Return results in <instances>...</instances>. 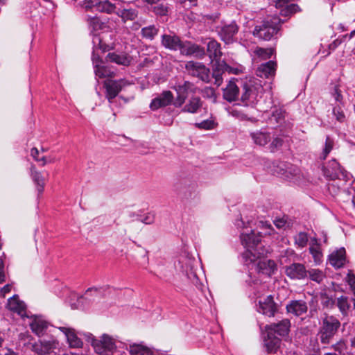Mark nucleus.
Instances as JSON below:
<instances>
[{
	"label": "nucleus",
	"instance_id": "bb28decb",
	"mask_svg": "<svg viewBox=\"0 0 355 355\" xmlns=\"http://www.w3.org/2000/svg\"><path fill=\"white\" fill-rule=\"evenodd\" d=\"M7 305L10 310L17 313L22 317L25 315L26 304L19 300L17 295L8 299Z\"/></svg>",
	"mask_w": 355,
	"mask_h": 355
},
{
	"label": "nucleus",
	"instance_id": "ddd939ff",
	"mask_svg": "<svg viewBox=\"0 0 355 355\" xmlns=\"http://www.w3.org/2000/svg\"><path fill=\"white\" fill-rule=\"evenodd\" d=\"M182 40L174 32H171L170 34H163L161 35V44L166 49L177 51H180Z\"/></svg>",
	"mask_w": 355,
	"mask_h": 355
},
{
	"label": "nucleus",
	"instance_id": "864d4df0",
	"mask_svg": "<svg viewBox=\"0 0 355 355\" xmlns=\"http://www.w3.org/2000/svg\"><path fill=\"white\" fill-rule=\"evenodd\" d=\"M333 114L338 121L342 123L345 121V115L340 106L334 107Z\"/></svg>",
	"mask_w": 355,
	"mask_h": 355
},
{
	"label": "nucleus",
	"instance_id": "423d86ee",
	"mask_svg": "<svg viewBox=\"0 0 355 355\" xmlns=\"http://www.w3.org/2000/svg\"><path fill=\"white\" fill-rule=\"evenodd\" d=\"M130 83L125 78L119 80L107 79L104 81L103 87L105 89V98L110 103L118 96L120 92Z\"/></svg>",
	"mask_w": 355,
	"mask_h": 355
},
{
	"label": "nucleus",
	"instance_id": "13d9d810",
	"mask_svg": "<svg viewBox=\"0 0 355 355\" xmlns=\"http://www.w3.org/2000/svg\"><path fill=\"white\" fill-rule=\"evenodd\" d=\"M139 220L144 224L150 225L154 223L155 217H154V215H153L151 214H148L144 217L139 219Z\"/></svg>",
	"mask_w": 355,
	"mask_h": 355
},
{
	"label": "nucleus",
	"instance_id": "774afa93",
	"mask_svg": "<svg viewBox=\"0 0 355 355\" xmlns=\"http://www.w3.org/2000/svg\"><path fill=\"white\" fill-rule=\"evenodd\" d=\"M355 36V30L352 31L349 35H343V38H346V37H349V39H352V37H354Z\"/></svg>",
	"mask_w": 355,
	"mask_h": 355
},
{
	"label": "nucleus",
	"instance_id": "0e129e2a",
	"mask_svg": "<svg viewBox=\"0 0 355 355\" xmlns=\"http://www.w3.org/2000/svg\"><path fill=\"white\" fill-rule=\"evenodd\" d=\"M39 154V150L36 148H33L31 151V156L36 160L40 161V159L37 158V155Z\"/></svg>",
	"mask_w": 355,
	"mask_h": 355
},
{
	"label": "nucleus",
	"instance_id": "f257e3e1",
	"mask_svg": "<svg viewBox=\"0 0 355 355\" xmlns=\"http://www.w3.org/2000/svg\"><path fill=\"white\" fill-rule=\"evenodd\" d=\"M260 232L251 230L250 233L243 232L241 234L242 244L248 248L247 256L250 261H255L259 257L267 254L268 250L264 248L259 247L261 241Z\"/></svg>",
	"mask_w": 355,
	"mask_h": 355
},
{
	"label": "nucleus",
	"instance_id": "72a5a7b5",
	"mask_svg": "<svg viewBox=\"0 0 355 355\" xmlns=\"http://www.w3.org/2000/svg\"><path fill=\"white\" fill-rule=\"evenodd\" d=\"M30 327L34 334L38 336H42L44 334L48 327V324L46 321L40 318H35L30 324Z\"/></svg>",
	"mask_w": 355,
	"mask_h": 355
},
{
	"label": "nucleus",
	"instance_id": "39448f33",
	"mask_svg": "<svg viewBox=\"0 0 355 355\" xmlns=\"http://www.w3.org/2000/svg\"><path fill=\"white\" fill-rule=\"evenodd\" d=\"M88 342L91 343L94 351L99 355H109L115 348V344L111 337L104 334L100 339H96L93 335L88 336Z\"/></svg>",
	"mask_w": 355,
	"mask_h": 355
},
{
	"label": "nucleus",
	"instance_id": "49530a36",
	"mask_svg": "<svg viewBox=\"0 0 355 355\" xmlns=\"http://www.w3.org/2000/svg\"><path fill=\"white\" fill-rule=\"evenodd\" d=\"M295 243L301 248H304L308 243V234L306 232H300L295 236Z\"/></svg>",
	"mask_w": 355,
	"mask_h": 355
},
{
	"label": "nucleus",
	"instance_id": "680f3d73",
	"mask_svg": "<svg viewBox=\"0 0 355 355\" xmlns=\"http://www.w3.org/2000/svg\"><path fill=\"white\" fill-rule=\"evenodd\" d=\"M321 241V238L318 239L316 236L311 239V245L310 246H320V241Z\"/></svg>",
	"mask_w": 355,
	"mask_h": 355
},
{
	"label": "nucleus",
	"instance_id": "a18cd8bd",
	"mask_svg": "<svg viewBox=\"0 0 355 355\" xmlns=\"http://www.w3.org/2000/svg\"><path fill=\"white\" fill-rule=\"evenodd\" d=\"M307 271L309 278L317 283H320L325 277L323 272L319 269H311Z\"/></svg>",
	"mask_w": 355,
	"mask_h": 355
},
{
	"label": "nucleus",
	"instance_id": "f3484780",
	"mask_svg": "<svg viewBox=\"0 0 355 355\" xmlns=\"http://www.w3.org/2000/svg\"><path fill=\"white\" fill-rule=\"evenodd\" d=\"M250 137L253 143L259 146H265L272 139V133L266 128L257 130L250 133Z\"/></svg>",
	"mask_w": 355,
	"mask_h": 355
},
{
	"label": "nucleus",
	"instance_id": "3c124183",
	"mask_svg": "<svg viewBox=\"0 0 355 355\" xmlns=\"http://www.w3.org/2000/svg\"><path fill=\"white\" fill-rule=\"evenodd\" d=\"M321 304L324 307L332 308L335 304V300L326 293L321 294Z\"/></svg>",
	"mask_w": 355,
	"mask_h": 355
},
{
	"label": "nucleus",
	"instance_id": "a878e982",
	"mask_svg": "<svg viewBox=\"0 0 355 355\" xmlns=\"http://www.w3.org/2000/svg\"><path fill=\"white\" fill-rule=\"evenodd\" d=\"M175 189L177 191L179 197L184 200H187L192 198L196 191L195 185H187V184L183 183L175 185Z\"/></svg>",
	"mask_w": 355,
	"mask_h": 355
},
{
	"label": "nucleus",
	"instance_id": "f03ea898",
	"mask_svg": "<svg viewBox=\"0 0 355 355\" xmlns=\"http://www.w3.org/2000/svg\"><path fill=\"white\" fill-rule=\"evenodd\" d=\"M284 22V21L276 15L268 17L254 27L253 35L263 40H270L279 31L281 24Z\"/></svg>",
	"mask_w": 355,
	"mask_h": 355
},
{
	"label": "nucleus",
	"instance_id": "412c9836",
	"mask_svg": "<svg viewBox=\"0 0 355 355\" xmlns=\"http://www.w3.org/2000/svg\"><path fill=\"white\" fill-rule=\"evenodd\" d=\"M86 8H95L96 10L107 14L116 13V6L107 0H90L86 5Z\"/></svg>",
	"mask_w": 355,
	"mask_h": 355
},
{
	"label": "nucleus",
	"instance_id": "58836bf2",
	"mask_svg": "<svg viewBox=\"0 0 355 355\" xmlns=\"http://www.w3.org/2000/svg\"><path fill=\"white\" fill-rule=\"evenodd\" d=\"M94 73L99 78L114 76V72L111 71L107 66H100L98 64H96L94 66Z\"/></svg>",
	"mask_w": 355,
	"mask_h": 355
},
{
	"label": "nucleus",
	"instance_id": "bf43d9fd",
	"mask_svg": "<svg viewBox=\"0 0 355 355\" xmlns=\"http://www.w3.org/2000/svg\"><path fill=\"white\" fill-rule=\"evenodd\" d=\"M345 38H343V36L341 37H338L334 41H333L331 44H329V49L330 51H334L339 45H340Z\"/></svg>",
	"mask_w": 355,
	"mask_h": 355
},
{
	"label": "nucleus",
	"instance_id": "f704fd0d",
	"mask_svg": "<svg viewBox=\"0 0 355 355\" xmlns=\"http://www.w3.org/2000/svg\"><path fill=\"white\" fill-rule=\"evenodd\" d=\"M159 27L155 24L145 26L141 30V35L144 39L153 41L158 35Z\"/></svg>",
	"mask_w": 355,
	"mask_h": 355
},
{
	"label": "nucleus",
	"instance_id": "5fc2aeb1",
	"mask_svg": "<svg viewBox=\"0 0 355 355\" xmlns=\"http://www.w3.org/2000/svg\"><path fill=\"white\" fill-rule=\"evenodd\" d=\"M331 348L333 349L335 352H338L339 354H342L346 349V344L344 340H340L336 343L332 345Z\"/></svg>",
	"mask_w": 355,
	"mask_h": 355
},
{
	"label": "nucleus",
	"instance_id": "b1692460",
	"mask_svg": "<svg viewBox=\"0 0 355 355\" xmlns=\"http://www.w3.org/2000/svg\"><path fill=\"white\" fill-rule=\"evenodd\" d=\"M276 63L273 61H268L261 64L257 69L256 74L261 78H268L275 75Z\"/></svg>",
	"mask_w": 355,
	"mask_h": 355
},
{
	"label": "nucleus",
	"instance_id": "ea45409f",
	"mask_svg": "<svg viewBox=\"0 0 355 355\" xmlns=\"http://www.w3.org/2000/svg\"><path fill=\"white\" fill-rule=\"evenodd\" d=\"M152 9L153 12L157 16H166L169 11V6L166 0H163L155 6H153Z\"/></svg>",
	"mask_w": 355,
	"mask_h": 355
},
{
	"label": "nucleus",
	"instance_id": "cd10ccee",
	"mask_svg": "<svg viewBox=\"0 0 355 355\" xmlns=\"http://www.w3.org/2000/svg\"><path fill=\"white\" fill-rule=\"evenodd\" d=\"M330 264L336 268L343 267L345 262V250L344 248L336 250L329 256Z\"/></svg>",
	"mask_w": 355,
	"mask_h": 355
},
{
	"label": "nucleus",
	"instance_id": "4d7b16f0",
	"mask_svg": "<svg viewBox=\"0 0 355 355\" xmlns=\"http://www.w3.org/2000/svg\"><path fill=\"white\" fill-rule=\"evenodd\" d=\"M258 55L261 56H263L265 58H270L271 55L273 54L274 50L272 49H259L257 51Z\"/></svg>",
	"mask_w": 355,
	"mask_h": 355
},
{
	"label": "nucleus",
	"instance_id": "c9c22d12",
	"mask_svg": "<svg viewBox=\"0 0 355 355\" xmlns=\"http://www.w3.org/2000/svg\"><path fill=\"white\" fill-rule=\"evenodd\" d=\"M106 60L123 66H128L130 63V58L125 55L117 54L116 53H109L106 56Z\"/></svg>",
	"mask_w": 355,
	"mask_h": 355
},
{
	"label": "nucleus",
	"instance_id": "c756f323",
	"mask_svg": "<svg viewBox=\"0 0 355 355\" xmlns=\"http://www.w3.org/2000/svg\"><path fill=\"white\" fill-rule=\"evenodd\" d=\"M116 14L121 17L123 23L128 21H134L137 19L139 15V10L137 8H123L119 9Z\"/></svg>",
	"mask_w": 355,
	"mask_h": 355
},
{
	"label": "nucleus",
	"instance_id": "dca6fc26",
	"mask_svg": "<svg viewBox=\"0 0 355 355\" xmlns=\"http://www.w3.org/2000/svg\"><path fill=\"white\" fill-rule=\"evenodd\" d=\"M58 344L53 339L39 340L32 345V350L37 355H47L57 347Z\"/></svg>",
	"mask_w": 355,
	"mask_h": 355
},
{
	"label": "nucleus",
	"instance_id": "2f4dec72",
	"mask_svg": "<svg viewBox=\"0 0 355 355\" xmlns=\"http://www.w3.org/2000/svg\"><path fill=\"white\" fill-rule=\"evenodd\" d=\"M207 51L209 57L211 60L220 59L222 55L220 51V44L215 40H211L209 41L207 45Z\"/></svg>",
	"mask_w": 355,
	"mask_h": 355
},
{
	"label": "nucleus",
	"instance_id": "5701e85b",
	"mask_svg": "<svg viewBox=\"0 0 355 355\" xmlns=\"http://www.w3.org/2000/svg\"><path fill=\"white\" fill-rule=\"evenodd\" d=\"M276 270V264L271 259H260L256 264V270L258 273L267 276H271Z\"/></svg>",
	"mask_w": 355,
	"mask_h": 355
},
{
	"label": "nucleus",
	"instance_id": "e2e57ef3",
	"mask_svg": "<svg viewBox=\"0 0 355 355\" xmlns=\"http://www.w3.org/2000/svg\"><path fill=\"white\" fill-rule=\"evenodd\" d=\"M275 224L278 228H282L285 227L286 222L283 219H278L275 221Z\"/></svg>",
	"mask_w": 355,
	"mask_h": 355
},
{
	"label": "nucleus",
	"instance_id": "37998d69",
	"mask_svg": "<svg viewBox=\"0 0 355 355\" xmlns=\"http://www.w3.org/2000/svg\"><path fill=\"white\" fill-rule=\"evenodd\" d=\"M270 142L268 149L271 153H275L282 148L284 141L281 137L272 134V137Z\"/></svg>",
	"mask_w": 355,
	"mask_h": 355
},
{
	"label": "nucleus",
	"instance_id": "a211bd4d",
	"mask_svg": "<svg viewBox=\"0 0 355 355\" xmlns=\"http://www.w3.org/2000/svg\"><path fill=\"white\" fill-rule=\"evenodd\" d=\"M291 327V322L288 319H284L277 323H271L266 327L268 332L274 335L276 334L280 336L288 334Z\"/></svg>",
	"mask_w": 355,
	"mask_h": 355
},
{
	"label": "nucleus",
	"instance_id": "f8f14e48",
	"mask_svg": "<svg viewBox=\"0 0 355 355\" xmlns=\"http://www.w3.org/2000/svg\"><path fill=\"white\" fill-rule=\"evenodd\" d=\"M224 72L239 74L240 70L228 65L225 61L218 62L217 66L213 69L212 76L215 79L214 84L220 86L223 83L222 75Z\"/></svg>",
	"mask_w": 355,
	"mask_h": 355
},
{
	"label": "nucleus",
	"instance_id": "69168bd1",
	"mask_svg": "<svg viewBox=\"0 0 355 355\" xmlns=\"http://www.w3.org/2000/svg\"><path fill=\"white\" fill-rule=\"evenodd\" d=\"M11 287H12V286H11V285H10V284H6V285H5V286L1 288V292L3 295H5V294H6V293H9V292L10 291V290H11Z\"/></svg>",
	"mask_w": 355,
	"mask_h": 355
},
{
	"label": "nucleus",
	"instance_id": "79ce46f5",
	"mask_svg": "<svg viewBox=\"0 0 355 355\" xmlns=\"http://www.w3.org/2000/svg\"><path fill=\"white\" fill-rule=\"evenodd\" d=\"M334 146V140L329 137L327 136L324 143V146L322 149V151L320 155V159H325L329 153L331 151Z\"/></svg>",
	"mask_w": 355,
	"mask_h": 355
},
{
	"label": "nucleus",
	"instance_id": "6e6d98bb",
	"mask_svg": "<svg viewBox=\"0 0 355 355\" xmlns=\"http://www.w3.org/2000/svg\"><path fill=\"white\" fill-rule=\"evenodd\" d=\"M332 96L335 98L336 101L341 103L343 100V95L341 91L339 89L337 85L334 86V90L331 92Z\"/></svg>",
	"mask_w": 355,
	"mask_h": 355
},
{
	"label": "nucleus",
	"instance_id": "8fccbe9b",
	"mask_svg": "<svg viewBox=\"0 0 355 355\" xmlns=\"http://www.w3.org/2000/svg\"><path fill=\"white\" fill-rule=\"evenodd\" d=\"M195 126L199 129L211 130L214 128L215 123L211 119H206L200 123H196Z\"/></svg>",
	"mask_w": 355,
	"mask_h": 355
},
{
	"label": "nucleus",
	"instance_id": "0eeeda50",
	"mask_svg": "<svg viewBox=\"0 0 355 355\" xmlns=\"http://www.w3.org/2000/svg\"><path fill=\"white\" fill-rule=\"evenodd\" d=\"M239 31V26L233 20L230 23H225L218 27V35L225 44H232L236 41V35Z\"/></svg>",
	"mask_w": 355,
	"mask_h": 355
},
{
	"label": "nucleus",
	"instance_id": "c85d7f7f",
	"mask_svg": "<svg viewBox=\"0 0 355 355\" xmlns=\"http://www.w3.org/2000/svg\"><path fill=\"white\" fill-rule=\"evenodd\" d=\"M60 329L65 334L71 347H82L83 342L75 334V331L73 329L60 327Z\"/></svg>",
	"mask_w": 355,
	"mask_h": 355
},
{
	"label": "nucleus",
	"instance_id": "052dcab7",
	"mask_svg": "<svg viewBox=\"0 0 355 355\" xmlns=\"http://www.w3.org/2000/svg\"><path fill=\"white\" fill-rule=\"evenodd\" d=\"M347 278L348 284L351 286L354 295H355V275L353 274H348Z\"/></svg>",
	"mask_w": 355,
	"mask_h": 355
},
{
	"label": "nucleus",
	"instance_id": "4c0bfd02",
	"mask_svg": "<svg viewBox=\"0 0 355 355\" xmlns=\"http://www.w3.org/2000/svg\"><path fill=\"white\" fill-rule=\"evenodd\" d=\"M31 178L34 183L36 184L38 193L42 194L45 184L44 177L40 172L33 168L31 171Z\"/></svg>",
	"mask_w": 355,
	"mask_h": 355
},
{
	"label": "nucleus",
	"instance_id": "7ed1b4c3",
	"mask_svg": "<svg viewBox=\"0 0 355 355\" xmlns=\"http://www.w3.org/2000/svg\"><path fill=\"white\" fill-rule=\"evenodd\" d=\"M340 326V322L336 318L324 314L318 333V340L322 344L324 345L322 349L327 348L326 345L331 342Z\"/></svg>",
	"mask_w": 355,
	"mask_h": 355
},
{
	"label": "nucleus",
	"instance_id": "9b49d317",
	"mask_svg": "<svg viewBox=\"0 0 355 355\" xmlns=\"http://www.w3.org/2000/svg\"><path fill=\"white\" fill-rule=\"evenodd\" d=\"M180 51L183 55L193 56L198 59H201L205 55L203 47L188 40L182 41Z\"/></svg>",
	"mask_w": 355,
	"mask_h": 355
},
{
	"label": "nucleus",
	"instance_id": "6ab92c4d",
	"mask_svg": "<svg viewBox=\"0 0 355 355\" xmlns=\"http://www.w3.org/2000/svg\"><path fill=\"white\" fill-rule=\"evenodd\" d=\"M203 106V101L198 96L193 95L181 107V112L195 114L198 113Z\"/></svg>",
	"mask_w": 355,
	"mask_h": 355
},
{
	"label": "nucleus",
	"instance_id": "e433bc0d",
	"mask_svg": "<svg viewBox=\"0 0 355 355\" xmlns=\"http://www.w3.org/2000/svg\"><path fill=\"white\" fill-rule=\"evenodd\" d=\"M129 352L131 355H155L150 348L140 344L130 345Z\"/></svg>",
	"mask_w": 355,
	"mask_h": 355
},
{
	"label": "nucleus",
	"instance_id": "1a4fd4ad",
	"mask_svg": "<svg viewBox=\"0 0 355 355\" xmlns=\"http://www.w3.org/2000/svg\"><path fill=\"white\" fill-rule=\"evenodd\" d=\"M185 68L191 76L198 77L204 82H209V69L202 63L189 61L187 62Z\"/></svg>",
	"mask_w": 355,
	"mask_h": 355
},
{
	"label": "nucleus",
	"instance_id": "c03bdc74",
	"mask_svg": "<svg viewBox=\"0 0 355 355\" xmlns=\"http://www.w3.org/2000/svg\"><path fill=\"white\" fill-rule=\"evenodd\" d=\"M87 21L89 26L93 31L101 30L103 28V24L101 21L100 19L96 16H88Z\"/></svg>",
	"mask_w": 355,
	"mask_h": 355
},
{
	"label": "nucleus",
	"instance_id": "de8ad7c7",
	"mask_svg": "<svg viewBox=\"0 0 355 355\" xmlns=\"http://www.w3.org/2000/svg\"><path fill=\"white\" fill-rule=\"evenodd\" d=\"M337 306L343 314H347V312L350 307V305L347 302V297L341 296L340 297H338L337 300Z\"/></svg>",
	"mask_w": 355,
	"mask_h": 355
},
{
	"label": "nucleus",
	"instance_id": "603ef678",
	"mask_svg": "<svg viewBox=\"0 0 355 355\" xmlns=\"http://www.w3.org/2000/svg\"><path fill=\"white\" fill-rule=\"evenodd\" d=\"M202 94L204 98L212 99L214 101H216V96L214 88L206 87L202 89Z\"/></svg>",
	"mask_w": 355,
	"mask_h": 355
},
{
	"label": "nucleus",
	"instance_id": "7c9ffc66",
	"mask_svg": "<svg viewBox=\"0 0 355 355\" xmlns=\"http://www.w3.org/2000/svg\"><path fill=\"white\" fill-rule=\"evenodd\" d=\"M281 339L268 332L267 338L264 340L266 351L270 354H275L279 348Z\"/></svg>",
	"mask_w": 355,
	"mask_h": 355
},
{
	"label": "nucleus",
	"instance_id": "9d476101",
	"mask_svg": "<svg viewBox=\"0 0 355 355\" xmlns=\"http://www.w3.org/2000/svg\"><path fill=\"white\" fill-rule=\"evenodd\" d=\"M286 275L293 280H302L308 277V271L304 264L293 263L284 267Z\"/></svg>",
	"mask_w": 355,
	"mask_h": 355
},
{
	"label": "nucleus",
	"instance_id": "473e14b6",
	"mask_svg": "<svg viewBox=\"0 0 355 355\" xmlns=\"http://www.w3.org/2000/svg\"><path fill=\"white\" fill-rule=\"evenodd\" d=\"M256 98V93L252 87L245 84L243 87V93L241 100L245 105H249L254 103Z\"/></svg>",
	"mask_w": 355,
	"mask_h": 355
},
{
	"label": "nucleus",
	"instance_id": "a19ab883",
	"mask_svg": "<svg viewBox=\"0 0 355 355\" xmlns=\"http://www.w3.org/2000/svg\"><path fill=\"white\" fill-rule=\"evenodd\" d=\"M285 112L282 108L274 107L269 119L275 123H282L284 119Z\"/></svg>",
	"mask_w": 355,
	"mask_h": 355
},
{
	"label": "nucleus",
	"instance_id": "09e8293b",
	"mask_svg": "<svg viewBox=\"0 0 355 355\" xmlns=\"http://www.w3.org/2000/svg\"><path fill=\"white\" fill-rule=\"evenodd\" d=\"M309 252L311 254L315 263H320L321 262L322 253L320 246H310Z\"/></svg>",
	"mask_w": 355,
	"mask_h": 355
},
{
	"label": "nucleus",
	"instance_id": "4468645a",
	"mask_svg": "<svg viewBox=\"0 0 355 355\" xmlns=\"http://www.w3.org/2000/svg\"><path fill=\"white\" fill-rule=\"evenodd\" d=\"M173 101L174 96L173 93L169 90L164 91L152 100L150 108L152 110H157L159 108L173 104Z\"/></svg>",
	"mask_w": 355,
	"mask_h": 355
},
{
	"label": "nucleus",
	"instance_id": "338daca9",
	"mask_svg": "<svg viewBox=\"0 0 355 355\" xmlns=\"http://www.w3.org/2000/svg\"><path fill=\"white\" fill-rule=\"evenodd\" d=\"M141 24L139 22L135 21L131 26V29L132 31H137L141 28Z\"/></svg>",
	"mask_w": 355,
	"mask_h": 355
},
{
	"label": "nucleus",
	"instance_id": "2eb2a0df",
	"mask_svg": "<svg viewBox=\"0 0 355 355\" xmlns=\"http://www.w3.org/2000/svg\"><path fill=\"white\" fill-rule=\"evenodd\" d=\"M196 262L195 258L187 257L184 256L181 257L178 260L180 265L183 272L186 274L187 277L190 279L193 283L197 282L198 277L193 270L195 263Z\"/></svg>",
	"mask_w": 355,
	"mask_h": 355
},
{
	"label": "nucleus",
	"instance_id": "393cba45",
	"mask_svg": "<svg viewBox=\"0 0 355 355\" xmlns=\"http://www.w3.org/2000/svg\"><path fill=\"white\" fill-rule=\"evenodd\" d=\"M239 89L233 80H230L227 87L223 89V98L231 103L238 99Z\"/></svg>",
	"mask_w": 355,
	"mask_h": 355
},
{
	"label": "nucleus",
	"instance_id": "20e7f679",
	"mask_svg": "<svg viewBox=\"0 0 355 355\" xmlns=\"http://www.w3.org/2000/svg\"><path fill=\"white\" fill-rule=\"evenodd\" d=\"M171 88L176 92L173 105L177 108L182 107L189 96L195 94L197 89L193 83L187 80L176 83Z\"/></svg>",
	"mask_w": 355,
	"mask_h": 355
},
{
	"label": "nucleus",
	"instance_id": "4be33fe9",
	"mask_svg": "<svg viewBox=\"0 0 355 355\" xmlns=\"http://www.w3.org/2000/svg\"><path fill=\"white\" fill-rule=\"evenodd\" d=\"M286 309L288 313H291L295 316H300L306 313L308 306L306 302L304 300H291L286 305Z\"/></svg>",
	"mask_w": 355,
	"mask_h": 355
},
{
	"label": "nucleus",
	"instance_id": "6e6552de",
	"mask_svg": "<svg viewBox=\"0 0 355 355\" xmlns=\"http://www.w3.org/2000/svg\"><path fill=\"white\" fill-rule=\"evenodd\" d=\"M324 175L330 180H343L348 178V173L341 168L339 163L336 159L329 161L327 166L322 168Z\"/></svg>",
	"mask_w": 355,
	"mask_h": 355
},
{
	"label": "nucleus",
	"instance_id": "aec40b11",
	"mask_svg": "<svg viewBox=\"0 0 355 355\" xmlns=\"http://www.w3.org/2000/svg\"><path fill=\"white\" fill-rule=\"evenodd\" d=\"M257 311L267 316H274L277 311V306L273 300V297L270 295L263 301H259Z\"/></svg>",
	"mask_w": 355,
	"mask_h": 355
}]
</instances>
